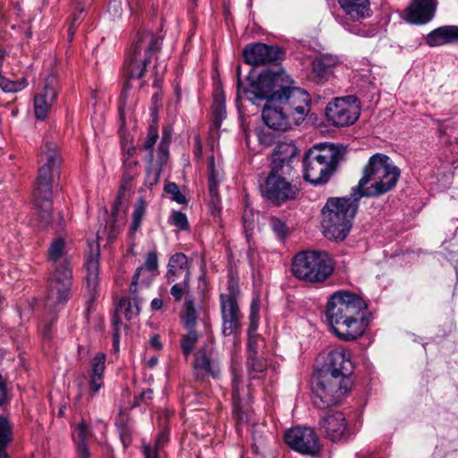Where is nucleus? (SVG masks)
<instances>
[{
  "instance_id": "1",
  "label": "nucleus",
  "mask_w": 458,
  "mask_h": 458,
  "mask_svg": "<svg viewBox=\"0 0 458 458\" xmlns=\"http://www.w3.org/2000/svg\"><path fill=\"white\" fill-rule=\"evenodd\" d=\"M240 73L241 69L238 67V96H243L256 106L264 101L282 106L295 124L304 120L310 111V96L302 89L284 85V73L266 71L259 74L257 81H250L248 87H242Z\"/></svg>"
},
{
  "instance_id": "2",
  "label": "nucleus",
  "mask_w": 458,
  "mask_h": 458,
  "mask_svg": "<svg viewBox=\"0 0 458 458\" xmlns=\"http://www.w3.org/2000/svg\"><path fill=\"white\" fill-rule=\"evenodd\" d=\"M352 370L350 353L343 347L332 350L322 369L312 377L314 406L324 410L339 404L351 389Z\"/></svg>"
},
{
  "instance_id": "3",
  "label": "nucleus",
  "mask_w": 458,
  "mask_h": 458,
  "mask_svg": "<svg viewBox=\"0 0 458 458\" xmlns=\"http://www.w3.org/2000/svg\"><path fill=\"white\" fill-rule=\"evenodd\" d=\"M367 302L355 293L338 291L330 295L326 318L334 335L350 342L360 337L369 325Z\"/></svg>"
},
{
  "instance_id": "4",
  "label": "nucleus",
  "mask_w": 458,
  "mask_h": 458,
  "mask_svg": "<svg viewBox=\"0 0 458 458\" xmlns=\"http://www.w3.org/2000/svg\"><path fill=\"white\" fill-rule=\"evenodd\" d=\"M47 261L51 264L48 278V305H64L72 296L73 282L71 257L66 250V242L62 237L54 239L47 250Z\"/></svg>"
},
{
  "instance_id": "5",
  "label": "nucleus",
  "mask_w": 458,
  "mask_h": 458,
  "mask_svg": "<svg viewBox=\"0 0 458 458\" xmlns=\"http://www.w3.org/2000/svg\"><path fill=\"white\" fill-rule=\"evenodd\" d=\"M40 163L42 165L38 169L32 196L39 222L42 226H47L52 219L53 174L62 163L55 142L45 141L40 148Z\"/></svg>"
},
{
  "instance_id": "6",
  "label": "nucleus",
  "mask_w": 458,
  "mask_h": 458,
  "mask_svg": "<svg viewBox=\"0 0 458 458\" xmlns=\"http://www.w3.org/2000/svg\"><path fill=\"white\" fill-rule=\"evenodd\" d=\"M400 169L382 153L372 155L362 169V176L353 190L358 197L375 198L392 191L397 184Z\"/></svg>"
},
{
  "instance_id": "7",
  "label": "nucleus",
  "mask_w": 458,
  "mask_h": 458,
  "mask_svg": "<svg viewBox=\"0 0 458 458\" xmlns=\"http://www.w3.org/2000/svg\"><path fill=\"white\" fill-rule=\"evenodd\" d=\"M360 197L352 189L350 197H330L321 209V227L329 240L344 241L352 227Z\"/></svg>"
},
{
  "instance_id": "8",
  "label": "nucleus",
  "mask_w": 458,
  "mask_h": 458,
  "mask_svg": "<svg viewBox=\"0 0 458 458\" xmlns=\"http://www.w3.org/2000/svg\"><path fill=\"white\" fill-rule=\"evenodd\" d=\"M341 149L330 143L313 146L302 160L303 178L313 185H321L328 182L335 172L340 159Z\"/></svg>"
},
{
  "instance_id": "9",
  "label": "nucleus",
  "mask_w": 458,
  "mask_h": 458,
  "mask_svg": "<svg viewBox=\"0 0 458 458\" xmlns=\"http://www.w3.org/2000/svg\"><path fill=\"white\" fill-rule=\"evenodd\" d=\"M163 38L146 30H139L126 55L124 68L129 79L143 77L146 66L162 47Z\"/></svg>"
},
{
  "instance_id": "10",
  "label": "nucleus",
  "mask_w": 458,
  "mask_h": 458,
  "mask_svg": "<svg viewBox=\"0 0 458 458\" xmlns=\"http://www.w3.org/2000/svg\"><path fill=\"white\" fill-rule=\"evenodd\" d=\"M331 256L323 250H306L297 253L292 263L293 274L310 283H323L334 272Z\"/></svg>"
},
{
  "instance_id": "11",
  "label": "nucleus",
  "mask_w": 458,
  "mask_h": 458,
  "mask_svg": "<svg viewBox=\"0 0 458 458\" xmlns=\"http://www.w3.org/2000/svg\"><path fill=\"white\" fill-rule=\"evenodd\" d=\"M227 293L219 295L222 317V334L224 336L236 337L242 331V319L243 315L238 304L240 297L239 281L233 274H228L226 283Z\"/></svg>"
},
{
  "instance_id": "12",
  "label": "nucleus",
  "mask_w": 458,
  "mask_h": 458,
  "mask_svg": "<svg viewBox=\"0 0 458 458\" xmlns=\"http://www.w3.org/2000/svg\"><path fill=\"white\" fill-rule=\"evenodd\" d=\"M280 168H271L265 183L261 185L262 195L272 203L280 206L297 199L300 189L286 179L291 173H284Z\"/></svg>"
},
{
  "instance_id": "13",
  "label": "nucleus",
  "mask_w": 458,
  "mask_h": 458,
  "mask_svg": "<svg viewBox=\"0 0 458 458\" xmlns=\"http://www.w3.org/2000/svg\"><path fill=\"white\" fill-rule=\"evenodd\" d=\"M284 441L290 448L303 455L317 457L322 450L318 434L310 427H295L287 430Z\"/></svg>"
},
{
  "instance_id": "14",
  "label": "nucleus",
  "mask_w": 458,
  "mask_h": 458,
  "mask_svg": "<svg viewBox=\"0 0 458 458\" xmlns=\"http://www.w3.org/2000/svg\"><path fill=\"white\" fill-rule=\"evenodd\" d=\"M357 100L355 96L350 95L328 103L326 108L327 120L337 127L353 124L360 114L358 106H355Z\"/></svg>"
},
{
  "instance_id": "15",
  "label": "nucleus",
  "mask_w": 458,
  "mask_h": 458,
  "mask_svg": "<svg viewBox=\"0 0 458 458\" xmlns=\"http://www.w3.org/2000/svg\"><path fill=\"white\" fill-rule=\"evenodd\" d=\"M244 61L253 66L276 63L282 59L284 52L276 46L264 43H251L243 49Z\"/></svg>"
},
{
  "instance_id": "16",
  "label": "nucleus",
  "mask_w": 458,
  "mask_h": 458,
  "mask_svg": "<svg viewBox=\"0 0 458 458\" xmlns=\"http://www.w3.org/2000/svg\"><path fill=\"white\" fill-rule=\"evenodd\" d=\"M318 426L320 433L333 442L347 439L349 437L347 421L341 411L326 413L319 419Z\"/></svg>"
},
{
  "instance_id": "17",
  "label": "nucleus",
  "mask_w": 458,
  "mask_h": 458,
  "mask_svg": "<svg viewBox=\"0 0 458 458\" xmlns=\"http://www.w3.org/2000/svg\"><path fill=\"white\" fill-rule=\"evenodd\" d=\"M437 0H411L404 11L403 19L414 25H424L435 16Z\"/></svg>"
},
{
  "instance_id": "18",
  "label": "nucleus",
  "mask_w": 458,
  "mask_h": 458,
  "mask_svg": "<svg viewBox=\"0 0 458 458\" xmlns=\"http://www.w3.org/2000/svg\"><path fill=\"white\" fill-rule=\"evenodd\" d=\"M57 97V77L51 73L45 81L43 90L34 98L35 116L39 120H44L55 103Z\"/></svg>"
},
{
  "instance_id": "19",
  "label": "nucleus",
  "mask_w": 458,
  "mask_h": 458,
  "mask_svg": "<svg viewBox=\"0 0 458 458\" xmlns=\"http://www.w3.org/2000/svg\"><path fill=\"white\" fill-rule=\"evenodd\" d=\"M194 377L197 381H203L207 376L219 378L221 369L219 361L213 357L211 351L199 349L194 354Z\"/></svg>"
},
{
  "instance_id": "20",
  "label": "nucleus",
  "mask_w": 458,
  "mask_h": 458,
  "mask_svg": "<svg viewBox=\"0 0 458 458\" xmlns=\"http://www.w3.org/2000/svg\"><path fill=\"white\" fill-rule=\"evenodd\" d=\"M299 150L293 141L279 142L273 151L271 168H281L284 173H292L294 162L298 161Z\"/></svg>"
},
{
  "instance_id": "21",
  "label": "nucleus",
  "mask_w": 458,
  "mask_h": 458,
  "mask_svg": "<svg viewBox=\"0 0 458 458\" xmlns=\"http://www.w3.org/2000/svg\"><path fill=\"white\" fill-rule=\"evenodd\" d=\"M99 247L98 244H89V251L86 254L84 266L86 267V285L91 298L97 293L99 284Z\"/></svg>"
},
{
  "instance_id": "22",
  "label": "nucleus",
  "mask_w": 458,
  "mask_h": 458,
  "mask_svg": "<svg viewBox=\"0 0 458 458\" xmlns=\"http://www.w3.org/2000/svg\"><path fill=\"white\" fill-rule=\"evenodd\" d=\"M191 276V265L188 257L182 252L173 254L167 263L165 278L167 284L174 281H190Z\"/></svg>"
},
{
  "instance_id": "23",
  "label": "nucleus",
  "mask_w": 458,
  "mask_h": 458,
  "mask_svg": "<svg viewBox=\"0 0 458 458\" xmlns=\"http://www.w3.org/2000/svg\"><path fill=\"white\" fill-rule=\"evenodd\" d=\"M222 180L223 174L216 168L215 158L211 157L208 161V208L214 216H218L221 210L218 187Z\"/></svg>"
},
{
  "instance_id": "24",
  "label": "nucleus",
  "mask_w": 458,
  "mask_h": 458,
  "mask_svg": "<svg viewBox=\"0 0 458 458\" xmlns=\"http://www.w3.org/2000/svg\"><path fill=\"white\" fill-rule=\"evenodd\" d=\"M262 119L267 127L274 131H285L291 127V116L280 105H266L262 111Z\"/></svg>"
},
{
  "instance_id": "25",
  "label": "nucleus",
  "mask_w": 458,
  "mask_h": 458,
  "mask_svg": "<svg viewBox=\"0 0 458 458\" xmlns=\"http://www.w3.org/2000/svg\"><path fill=\"white\" fill-rule=\"evenodd\" d=\"M458 42V26L446 25L430 31L426 37L428 47H439Z\"/></svg>"
},
{
  "instance_id": "26",
  "label": "nucleus",
  "mask_w": 458,
  "mask_h": 458,
  "mask_svg": "<svg viewBox=\"0 0 458 458\" xmlns=\"http://www.w3.org/2000/svg\"><path fill=\"white\" fill-rule=\"evenodd\" d=\"M340 64L337 55L331 54L321 55L312 62V72L319 81H327L332 74L334 67Z\"/></svg>"
},
{
  "instance_id": "27",
  "label": "nucleus",
  "mask_w": 458,
  "mask_h": 458,
  "mask_svg": "<svg viewBox=\"0 0 458 458\" xmlns=\"http://www.w3.org/2000/svg\"><path fill=\"white\" fill-rule=\"evenodd\" d=\"M344 13L353 21L369 16V0H337Z\"/></svg>"
},
{
  "instance_id": "28",
  "label": "nucleus",
  "mask_w": 458,
  "mask_h": 458,
  "mask_svg": "<svg viewBox=\"0 0 458 458\" xmlns=\"http://www.w3.org/2000/svg\"><path fill=\"white\" fill-rule=\"evenodd\" d=\"M106 354L97 353L91 360L89 373V388L93 394H97L104 385V372L106 369Z\"/></svg>"
},
{
  "instance_id": "29",
  "label": "nucleus",
  "mask_w": 458,
  "mask_h": 458,
  "mask_svg": "<svg viewBox=\"0 0 458 458\" xmlns=\"http://www.w3.org/2000/svg\"><path fill=\"white\" fill-rule=\"evenodd\" d=\"M138 165V160L135 158H123V176H122V185L119 188L118 191V196L117 199H119L122 195L124 193V191L130 187L131 182L135 178L137 175L136 167ZM117 203L118 200H116L115 205L113 208L112 210V216H114L115 211L117 210Z\"/></svg>"
},
{
  "instance_id": "30",
  "label": "nucleus",
  "mask_w": 458,
  "mask_h": 458,
  "mask_svg": "<svg viewBox=\"0 0 458 458\" xmlns=\"http://www.w3.org/2000/svg\"><path fill=\"white\" fill-rule=\"evenodd\" d=\"M157 268H158V259H157V251L156 250L148 251L146 256L144 264L137 268V270L133 276V278H132V281H131V284L130 286V291L133 294L135 293V292L137 290L139 277L143 269H146L149 272H154V271H157Z\"/></svg>"
},
{
  "instance_id": "31",
  "label": "nucleus",
  "mask_w": 458,
  "mask_h": 458,
  "mask_svg": "<svg viewBox=\"0 0 458 458\" xmlns=\"http://www.w3.org/2000/svg\"><path fill=\"white\" fill-rule=\"evenodd\" d=\"M238 383L236 378L233 380V417L235 420L236 428L239 431L241 427L246 425L250 420V415L243 411L239 403Z\"/></svg>"
},
{
  "instance_id": "32",
  "label": "nucleus",
  "mask_w": 458,
  "mask_h": 458,
  "mask_svg": "<svg viewBox=\"0 0 458 458\" xmlns=\"http://www.w3.org/2000/svg\"><path fill=\"white\" fill-rule=\"evenodd\" d=\"M13 427L7 418L0 415V457L9 456L7 445L13 441Z\"/></svg>"
},
{
  "instance_id": "33",
  "label": "nucleus",
  "mask_w": 458,
  "mask_h": 458,
  "mask_svg": "<svg viewBox=\"0 0 458 458\" xmlns=\"http://www.w3.org/2000/svg\"><path fill=\"white\" fill-rule=\"evenodd\" d=\"M130 293L132 295L131 298H123L119 303L120 308L123 310L125 318L128 320L138 316L140 311V300L137 296V291L134 294L131 291Z\"/></svg>"
},
{
  "instance_id": "34",
  "label": "nucleus",
  "mask_w": 458,
  "mask_h": 458,
  "mask_svg": "<svg viewBox=\"0 0 458 458\" xmlns=\"http://www.w3.org/2000/svg\"><path fill=\"white\" fill-rule=\"evenodd\" d=\"M169 440V436L165 431L158 434L153 446L150 445H143V454L145 458H160L159 449Z\"/></svg>"
},
{
  "instance_id": "35",
  "label": "nucleus",
  "mask_w": 458,
  "mask_h": 458,
  "mask_svg": "<svg viewBox=\"0 0 458 458\" xmlns=\"http://www.w3.org/2000/svg\"><path fill=\"white\" fill-rule=\"evenodd\" d=\"M212 114L214 123L216 126H220L222 121L226 117L225 102L223 94L215 96L212 104Z\"/></svg>"
},
{
  "instance_id": "36",
  "label": "nucleus",
  "mask_w": 458,
  "mask_h": 458,
  "mask_svg": "<svg viewBox=\"0 0 458 458\" xmlns=\"http://www.w3.org/2000/svg\"><path fill=\"white\" fill-rule=\"evenodd\" d=\"M75 437L77 439V453L81 454V448L89 450L87 442L91 436L89 425L85 421L80 422L75 429Z\"/></svg>"
},
{
  "instance_id": "37",
  "label": "nucleus",
  "mask_w": 458,
  "mask_h": 458,
  "mask_svg": "<svg viewBox=\"0 0 458 458\" xmlns=\"http://www.w3.org/2000/svg\"><path fill=\"white\" fill-rule=\"evenodd\" d=\"M28 86L26 78H21L17 81H11L3 75H0V88L3 91L7 93H16L22 90Z\"/></svg>"
},
{
  "instance_id": "38",
  "label": "nucleus",
  "mask_w": 458,
  "mask_h": 458,
  "mask_svg": "<svg viewBox=\"0 0 458 458\" xmlns=\"http://www.w3.org/2000/svg\"><path fill=\"white\" fill-rule=\"evenodd\" d=\"M182 320L184 326L188 329H194L197 320V312L194 307V302L191 299H188L185 301L182 313Z\"/></svg>"
},
{
  "instance_id": "39",
  "label": "nucleus",
  "mask_w": 458,
  "mask_h": 458,
  "mask_svg": "<svg viewBox=\"0 0 458 458\" xmlns=\"http://www.w3.org/2000/svg\"><path fill=\"white\" fill-rule=\"evenodd\" d=\"M158 138V131L157 127L155 125H150L148 127V136L143 144V149L148 151V154L146 157V160L151 164L153 162V148L157 142Z\"/></svg>"
},
{
  "instance_id": "40",
  "label": "nucleus",
  "mask_w": 458,
  "mask_h": 458,
  "mask_svg": "<svg viewBox=\"0 0 458 458\" xmlns=\"http://www.w3.org/2000/svg\"><path fill=\"white\" fill-rule=\"evenodd\" d=\"M189 332L182 337L181 347L183 355L189 356L193 351L199 339V334L194 329H188Z\"/></svg>"
},
{
  "instance_id": "41",
  "label": "nucleus",
  "mask_w": 458,
  "mask_h": 458,
  "mask_svg": "<svg viewBox=\"0 0 458 458\" xmlns=\"http://www.w3.org/2000/svg\"><path fill=\"white\" fill-rule=\"evenodd\" d=\"M171 284L170 293L174 299L175 301H182L184 294L188 293L190 291V281H174Z\"/></svg>"
},
{
  "instance_id": "42",
  "label": "nucleus",
  "mask_w": 458,
  "mask_h": 458,
  "mask_svg": "<svg viewBox=\"0 0 458 458\" xmlns=\"http://www.w3.org/2000/svg\"><path fill=\"white\" fill-rule=\"evenodd\" d=\"M269 225L279 240L284 241L287 237L289 229L283 220L272 216L269 220Z\"/></svg>"
},
{
  "instance_id": "43",
  "label": "nucleus",
  "mask_w": 458,
  "mask_h": 458,
  "mask_svg": "<svg viewBox=\"0 0 458 458\" xmlns=\"http://www.w3.org/2000/svg\"><path fill=\"white\" fill-rule=\"evenodd\" d=\"M259 142L264 147H270L276 141L275 132L270 131L268 127L257 128L255 131Z\"/></svg>"
},
{
  "instance_id": "44",
  "label": "nucleus",
  "mask_w": 458,
  "mask_h": 458,
  "mask_svg": "<svg viewBox=\"0 0 458 458\" xmlns=\"http://www.w3.org/2000/svg\"><path fill=\"white\" fill-rule=\"evenodd\" d=\"M169 223L182 231L189 229L188 218L186 215L181 211H173L169 217Z\"/></svg>"
},
{
  "instance_id": "45",
  "label": "nucleus",
  "mask_w": 458,
  "mask_h": 458,
  "mask_svg": "<svg viewBox=\"0 0 458 458\" xmlns=\"http://www.w3.org/2000/svg\"><path fill=\"white\" fill-rule=\"evenodd\" d=\"M253 213L251 210H244L242 215V223L244 227V233L247 239L248 243L250 244V239L252 237V233L255 227V223L253 219Z\"/></svg>"
},
{
  "instance_id": "46",
  "label": "nucleus",
  "mask_w": 458,
  "mask_h": 458,
  "mask_svg": "<svg viewBox=\"0 0 458 458\" xmlns=\"http://www.w3.org/2000/svg\"><path fill=\"white\" fill-rule=\"evenodd\" d=\"M165 191L172 196V199L178 204H186L187 199L185 196L180 191L178 185L175 182H169L165 185Z\"/></svg>"
},
{
  "instance_id": "47",
  "label": "nucleus",
  "mask_w": 458,
  "mask_h": 458,
  "mask_svg": "<svg viewBox=\"0 0 458 458\" xmlns=\"http://www.w3.org/2000/svg\"><path fill=\"white\" fill-rule=\"evenodd\" d=\"M83 13H84V7L78 6L77 10L72 14L71 24L68 28V34L70 40L72 39L73 35L75 33L77 26L83 20Z\"/></svg>"
},
{
  "instance_id": "48",
  "label": "nucleus",
  "mask_w": 458,
  "mask_h": 458,
  "mask_svg": "<svg viewBox=\"0 0 458 458\" xmlns=\"http://www.w3.org/2000/svg\"><path fill=\"white\" fill-rule=\"evenodd\" d=\"M160 177V168H154L149 166L146 171L145 185L148 189H152L153 186L157 185Z\"/></svg>"
},
{
  "instance_id": "49",
  "label": "nucleus",
  "mask_w": 458,
  "mask_h": 458,
  "mask_svg": "<svg viewBox=\"0 0 458 458\" xmlns=\"http://www.w3.org/2000/svg\"><path fill=\"white\" fill-rule=\"evenodd\" d=\"M248 367L254 372L261 373L267 369V364L265 360L256 355H249Z\"/></svg>"
},
{
  "instance_id": "50",
  "label": "nucleus",
  "mask_w": 458,
  "mask_h": 458,
  "mask_svg": "<svg viewBox=\"0 0 458 458\" xmlns=\"http://www.w3.org/2000/svg\"><path fill=\"white\" fill-rule=\"evenodd\" d=\"M144 212H145V208L143 206H138L134 210H133V213H132V222H131V231L132 233L136 232L140 225H141V221H142V218H143V216H144Z\"/></svg>"
},
{
  "instance_id": "51",
  "label": "nucleus",
  "mask_w": 458,
  "mask_h": 458,
  "mask_svg": "<svg viewBox=\"0 0 458 458\" xmlns=\"http://www.w3.org/2000/svg\"><path fill=\"white\" fill-rule=\"evenodd\" d=\"M153 391L150 388H147L142 390L139 394L134 396V406H140L142 403H146L147 402L152 399Z\"/></svg>"
},
{
  "instance_id": "52",
  "label": "nucleus",
  "mask_w": 458,
  "mask_h": 458,
  "mask_svg": "<svg viewBox=\"0 0 458 458\" xmlns=\"http://www.w3.org/2000/svg\"><path fill=\"white\" fill-rule=\"evenodd\" d=\"M109 14L114 19L122 15V3L118 0H110L107 5Z\"/></svg>"
},
{
  "instance_id": "53",
  "label": "nucleus",
  "mask_w": 458,
  "mask_h": 458,
  "mask_svg": "<svg viewBox=\"0 0 458 458\" xmlns=\"http://www.w3.org/2000/svg\"><path fill=\"white\" fill-rule=\"evenodd\" d=\"M169 146L170 144L165 142H160L157 148V155L159 159L160 166L165 164L169 156Z\"/></svg>"
},
{
  "instance_id": "54",
  "label": "nucleus",
  "mask_w": 458,
  "mask_h": 458,
  "mask_svg": "<svg viewBox=\"0 0 458 458\" xmlns=\"http://www.w3.org/2000/svg\"><path fill=\"white\" fill-rule=\"evenodd\" d=\"M120 438L124 445V447L128 446L131 443V437L129 430L126 428L123 429L120 433Z\"/></svg>"
},
{
  "instance_id": "55",
  "label": "nucleus",
  "mask_w": 458,
  "mask_h": 458,
  "mask_svg": "<svg viewBox=\"0 0 458 458\" xmlns=\"http://www.w3.org/2000/svg\"><path fill=\"white\" fill-rule=\"evenodd\" d=\"M172 139V129L170 127H165L162 131V140L160 142H165L170 144Z\"/></svg>"
},
{
  "instance_id": "56",
  "label": "nucleus",
  "mask_w": 458,
  "mask_h": 458,
  "mask_svg": "<svg viewBox=\"0 0 458 458\" xmlns=\"http://www.w3.org/2000/svg\"><path fill=\"white\" fill-rule=\"evenodd\" d=\"M163 300L161 298H155L151 301V309L153 310H159L163 307Z\"/></svg>"
},
{
  "instance_id": "57",
  "label": "nucleus",
  "mask_w": 458,
  "mask_h": 458,
  "mask_svg": "<svg viewBox=\"0 0 458 458\" xmlns=\"http://www.w3.org/2000/svg\"><path fill=\"white\" fill-rule=\"evenodd\" d=\"M112 327L113 328H121L122 327V320L116 313L112 318Z\"/></svg>"
},
{
  "instance_id": "58",
  "label": "nucleus",
  "mask_w": 458,
  "mask_h": 458,
  "mask_svg": "<svg viewBox=\"0 0 458 458\" xmlns=\"http://www.w3.org/2000/svg\"><path fill=\"white\" fill-rule=\"evenodd\" d=\"M136 153L135 147H130L126 152L124 153L123 158H134V154Z\"/></svg>"
},
{
  "instance_id": "59",
  "label": "nucleus",
  "mask_w": 458,
  "mask_h": 458,
  "mask_svg": "<svg viewBox=\"0 0 458 458\" xmlns=\"http://www.w3.org/2000/svg\"><path fill=\"white\" fill-rule=\"evenodd\" d=\"M248 348H249V351L250 352V355L255 356L257 354L256 343H254L251 340H250L249 343H248Z\"/></svg>"
},
{
  "instance_id": "60",
  "label": "nucleus",
  "mask_w": 458,
  "mask_h": 458,
  "mask_svg": "<svg viewBox=\"0 0 458 458\" xmlns=\"http://www.w3.org/2000/svg\"><path fill=\"white\" fill-rule=\"evenodd\" d=\"M151 345L157 349H161L162 345L161 344L159 343V340H158V336L157 335H155L151 338Z\"/></svg>"
},
{
  "instance_id": "61",
  "label": "nucleus",
  "mask_w": 458,
  "mask_h": 458,
  "mask_svg": "<svg viewBox=\"0 0 458 458\" xmlns=\"http://www.w3.org/2000/svg\"><path fill=\"white\" fill-rule=\"evenodd\" d=\"M79 458H90V454L89 450H86L84 447L81 448V454H78Z\"/></svg>"
},
{
  "instance_id": "62",
  "label": "nucleus",
  "mask_w": 458,
  "mask_h": 458,
  "mask_svg": "<svg viewBox=\"0 0 458 458\" xmlns=\"http://www.w3.org/2000/svg\"><path fill=\"white\" fill-rule=\"evenodd\" d=\"M120 331L121 328H113V340L120 341Z\"/></svg>"
},
{
  "instance_id": "63",
  "label": "nucleus",
  "mask_w": 458,
  "mask_h": 458,
  "mask_svg": "<svg viewBox=\"0 0 458 458\" xmlns=\"http://www.w3.org/2000/svg\"><path fill=\"white\" fill-rule=\"evenodd\" d=\"M119 340H113V351L114 352L117 353L119 352Z\"/></svg>"
},
{
  "instance_id": "64",
  "label": "nucleus",
  "mask_w": 458,
  "mask_h": 458,
  "mask_svg": "<svg viewBox=\"0 0 458 458\" xmlns=\"http://www.w3.org/2000/svg\"><path fill=\"white\" fill-rule=\"evenodd\" d=\"M195 147H196V149H197L198 154H200V153H201L202 148H201V143H200L199 139H196Z\"/></svg>"
}]
</instances>
